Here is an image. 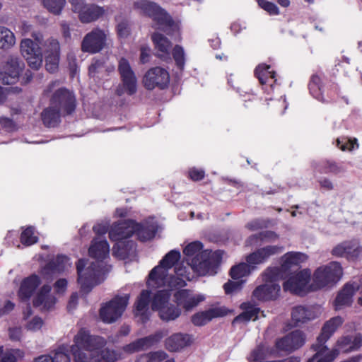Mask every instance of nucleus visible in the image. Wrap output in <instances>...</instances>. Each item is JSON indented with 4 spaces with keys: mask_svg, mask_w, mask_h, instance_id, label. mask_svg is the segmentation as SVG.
<instances>
[{
    "mask_svg": "<svg viewBox=\"0 0 362 362\" xmlns=\"http://www.w3.org/2000/svg\"><path fill=\"white\" fill-rule=\"evenodd\" d=\"M269 65L261 64L255 69V74L260 83L264 86L263 89L268 95L274 93L278 96L281 93V88L276 83L275 73L269 71Z\"/></svg>",
    "mask_w": 362,
    "mask_h": 362,
    "instance_id": "21",
    "label": "nucleus"
},
{
    "mask_svg": "<svg viewBox=\"0 0 362 362\" xmlns=\"http://www.w3.org/2000/svg\"><path fill=\"white\" fill-rule=\"evenodd\" d=\"M152 40L157 49L158 57L163 60L170 59V42L162 34L155 33L152 35Z\"/></svg>",
    "mask_w": 362,
    "mask_h": 362,
    "instance_id": "38",
    "label": "nucleus"
},
{
    "mask_svg": "<svg viewBox=\"0 0 362 362\" xmlns=\"http://www.w3.org/2000/svg\"><path fill=\"white\" fill-rule=\"evenodd\" d=\"M78 295L77 293H74L71 294L69 300L68 302L67 308L69 311H72L74 310L78 304Z\"/></svg>",
    "mask_w": 362,
    "mask_h": 362,
    "instance_id": "61",
    "label": "nucleus"
},
{
    "mask_svg": "<svg viewBox=\"0 0 362 362\" xmlns=\"http://www.w3.org/2000/svg\"><path fill=\"white\" fill-rule=\"evenodd\" d=\"M157 230L153 218H148L141 223L133 220H125L115 223L109 231L110 240L116 242L112 248L115 257L124 259L133 252L135 244L129 238L135 233L139 240L146 241L153 238Z\"/></svg>",
    "mask_w": 362,
    "mask_h": 362,
    "instance_id": "3",
    "label": "nucleus"
},
{
    "mask_svg": "<svg viewBox=\"0 0 362 362\" xmlns=\"http://www.w3.org/2000/svg\"><path fill=\"white\" fill-rule=\"evenodd\" d=\"M134 7L141 13L152 18L156 29L163 30L175 40L180 37V22L174 21L170 16L156 4L147 0H136Z\"/></svg>",
    "mask_w": 362,
    "mask_h": 362,
    "instance_id": "6",
    "label": "nucleus"
},
{
    "mask_svg": "<svg viewBox=\"0 0 362 362\" xmlns=\"http://www.w3.org/2000/svg\"><path fill=\"white\" fill-rule=\"evenodd\" d=\"M262 278L264 284L253 291V298L262 301L276 299L281 289L279 284V281L282 279L281 271L276 268L268 267L262 273Z\"/></svg>",
    "mask_w": 362,
    "mask_h": 362,
    "instance_id": "11",
    "label": "nucleus"
},
{
    "mask_svg": "<svg viewBox=\"0 0 362 362\" xmlns=\"http://www.w3.org/2000/svg\"><path fill=\"white\" fill-rule=\"evenodd\" d=\"M308 256L303 252H288L284 254L281 258V267L274 268L278 269L282 274V279L285 277L288 273H291V271L298 267L302 263L306 262Z\"/></svg>",
    "mask_w": 362,
    "mask_h": 362,
    "instance_id": "28",
    "label": "nucleus"
},
{
    "mask_svg": "<svg viewBox=\"0 0 362 362\" xmlns=\"http://www.w3.org/2000/svg\"><path fill=\"white\" fill-rule=\"evenodd\" d=\"M14 303L10 300L5 303L4 306L0 308V316L10 313L14 308Z\"/></svg>",
    "mask_w": 362,
    "mask_h": 362,
    "instance_id": "63",
    "label": "nucleus"
},
{
    "mask_svg": "<svg viewBox=\"0 0 362 362\" xmlns=\"http://www.w3.org/2000/svg\"><path fill=\"white\" fill-rule=\"evenodd\" d=\"M66 4V0H43V5L52 14L59 15Z\"/></svg>",
    "mask_w": 362,
    "mask_h": 362,
    "instance_id": "48",
    "label": "nucleus"
},
{
    "mask_svg": "<svg viewBox=\"0 0 362 362\" xmlns=\"http://www.w3.org/2000/svg\"><path fill=\"white\" fill-rule=\"evenodd\" d=\"M193 339L191 335L177 333L166 339L165 345L170 351H176L190 345Z\"/></svg>",
    "mask_w": 362,
    "mask_h": 362,
    "instance_id": "37",
    "label": "nucleus"
},
{
    "mask_svg": "<svg viewBox=\"0 0 362 362\" xmlns=\"http://www.w3.org/2000/svg\"><path fill=\"white\" fill-rule=\"evenodd\" d=\"M142 82L148 90H153L156 88L164 89L169 84L170 75L168 71L162 67H153L146 72Z\"/></svg>",
    "mask_w": 362,
    "mask_h": 362,
    "instance_id": "20",
    "label": "nucleus"
},
{
    "mask_svg": "<svg viewBox=\"0 0 362 362\" xmlns=\"http://www.w3.org/2000/svg\"><path fill=\"white\" fill-rule=\"evenodd\" d=\"M50 291L49 285H43L34 297L33 305L42 310L52 309L56 303V298L50 294Z\"/></svg>",
    "mask_w": 362,
    "mask_h": 362,
    "instance_id": "31",
    "label": "nucleus"
},
{
    "mask_svg": "<svg viewBox=\"0 0 362 362\" xmlns=\"http://www.w3.org/2000/svg\"><path fill=\"white\" fill-rule=\"evenodd\" d=\"M106 340L92 336L86 329H81L74 337V344H63L51 352L53 362H115L121 358L117 351L105 348Z\"/></svg>",
    "mask_w": 362,
    "mask_h": 362,
    "instance_id": "1",
    "label": "nucleus"
},
{
    "mask_svg": "<svg viewBox=\"0 0 362 362\" xmlns=\"http://www.w3.org/2000/svg\"><path fill=\"white\" fill-rule=\"evenodd\" d=\"M282 247L277 245H268L257 250L246 257V262L252 267L256 268V265L266 262L272 256L280 253Z\"/></svg>",
    "mask_w": 362,
    "mask_h": 362,
    "instance_id": "29",
    "label": "nucleus"
},
{
    "mask_svg": "<svg viewBox=\"0 0 362 362\" xmlns=\"http://www.w3.org/2000/svg\"><path fill=\"white\" fill-rule=\"evenodd\" d=\"M71 267L70 259L66 256H58L54 259L47 264L40 272L41 276L47 281Z\"/></svg>",
    "mask_w": 362,
    "mask_h": 362,
    "instance_id": "25",
    "label": "nucleus"
},
{
    "mask_svg": "<svg viewBox=\"0 0 362 362\" xmlns=\"http://www.w3.org/2000/svg\"><path fill=\"white\" fill-rule=\"evenodd\" d=\"M246 28V25L245 23L240 22V21H235L233 23L230 25L231 31L235 34L237 35L239 33H240L243 30H245Z\"/></svg>",
    "mask_w": 362,
    "mask_h": 362,
    "instance_id": "60",
    "label": "nucleus"
},
{
    "mask_svg": "<svg viewBox=\"0 0 362 362\" xmlns=\"http://www.w3.org/2000/svg\"><path fill=\"white\" fill-rule=\"evenodd\" d=\"M59 110L52 107V105L42 112V119L47 127H54L59 121L61 115Z\"/></svg>",
    "mask_w": 362,
    "mask_h": 362,
    "instance_id": "43",
    "label": "nucleus"
},
{
    "mask_svg": "<svg viewBox=\"0 0 362 362\" xmlns=\"http://www.w3.org/2000/svg\"><path fill=\"white\" fill-rule=\"evenodd\" d=\"M186 263L199 276L214 275L221 259L220 251L203 250L199 241H194L183 249Z\"/></svg>",
    "mask_w": 362,
    "mask_h": 362,
    "instance_id": "5",
    "label": "nucleus"
},
{
    "mask_svg": "<svg viewBox=\"0 0 362 362\" xmlns=\"http://www.w3.org/2000/svg\"><path fill=\"white\" fill-rule=\"evenodd\" d=\"M336 146L342 151H351L358 149L359 144L356 139L339 138L336 140Z\"/></svg>",
    "mask_w": 362,
    "mask_h": 362,
    "instance_id": "47",
    "label": "nucleus"
},
{
    "mask_svg": "<svg viewBox=\"0 0 362 362\" xmlns=\"http://www.w3.org/2000/svg\"><path fill=\"white\" fill-rule=\"evenodd\" d=\"M287 277L283 284L285 291H289L297 295H303L308 292L315 291L312 288L311 271L303 269L296 272L288 273Z\"/></svg>",
    "mask_w": 362,
    "mask_h": 362,
    "instance_id": "13",
    "label": "nucleus"
},
{
    "mask_svg": "<svg viewBox=\"0 0 362 362\" xmlns=\"http://www.w3.org/2000/svg\"><path fill=\"white\" fill-rule=\"evenodd\" d=\"M40 279L37 274H32L24 279L21 284L18 291L20 299L24 301L28 300L40 284Z\"/></svg>",
    "mask_w": 362,
    "mask_h": 362,
    "instance_id": "34",
    "label": "nucleus"
},
{
    "mask_svg": "<svg viewBox=\"0 0 362 362\" xmlns=\"http://www.w3.org/2000/svg\"><path fill=\"white\" fill-rule=\"evenodd\" d=\"M24 63L16 56H10L0 71V81L4 84H12L17 81Z\"/></svg>",
    "mask_w": 362,
    "mask_h": 362,
    "instance_id": "22",
    "label": "nucleus"
},
{
    "mask_svg": "<svg viewBox=\"0 0 362 362\" xmlns=\"http://www.w3.org/2000/svg\"><path fill=\"white\" fill-rule=\"evenodd\" d=\"M143 358L147 362H174L173 358H168L164 351L154 352L149 356H144Z\"/></svg>",
    "mask_w": 362,
    "mask_h": 362,
    "instance_id": "52",
    "label": "nucleus"
},
{
    "mask_svg": "<svg viewBox=\"0 0 362 362\" xmlns=\"http://www.w3.org/2000/svg\"><path fill=\"white\" fill-rule=\"evenodd\" d=\"M344 319L341 317L336 316L326 321L323 325L321 333L317 339V342L313 344L314 351L317 353V350L322 347H327L325 343L335 333L339 327L342 325Z\"/></svg>",
    "mask_w": 362,
    "mask_h": 362,
    "instance_id": "26",
    "label": "nucleus"
},
{
    "mask_svg": "<svg viewBox=\"0 0 362 362\" xmlns=\"http://www.w3.org/2000/svg\"><path fill=\"white\" fill-rule=\"evenodd\" d=\"M109 223L107 222L99 223L93 226V230L98 235H103L107 231Z\"/></svg>",
    "mask_w": 362,
    "mask_h": 362,
    "instance_id": "58",
    "label": "nucleus"
},
{
    "mask_svg": "<svg viewBox=\"0 0 362 362\" xmlns=\"http://www.w3.org/2000/svg\"><path fill=\"white\" fill-rule=\"evenodd\" d=\"M151 49L148 46H144L141 48L140 61L142 64H146L149 61Z\"/></svg>",
    "mask_w": 362,
    "mask_h": 362,
    "instance_id": "59",
    "label": "nucleus"
},
{
    "mask_svg": "<svg viewBox=\"0 0 362 362\" xmlns=\"http://www.w3.org/2000/svg\"><path fill=\"white\" fill-rule=\"evenodd\" d=\"M278 238V235L274 232L264 231L259 234L252 235L246 240L247 245H253L257 244L259 240L274 241Z\"/></svg>",
    "mask_w": 362,
    "mask_h": 362,
    "instance_id": "45",
    "label": "nucleus"
},
{
    "mask_svg": "<svg viewBox=\"0 0 362 362\" xmlns=\"http://www.w3.org/2000/svg\"><path fill=\"white\" fill-rule=\"evenodd\" d=\"M266 226L265 221L259 219L253 220L246 225V228L251 231L257 230Z\"/></svg>",
    "mask_w": 362,
    "mask_h": 362,
    "instance_id": "55",
    "label": "nucleus"
},
{
    "mask_svg": "<svg viewBox=\"0 0 362 362\" xmlns=\"http://www.w3.org/2000/svg\"><path fill=\"white\" fill-rule=\"evenodd\" d=\"M173 56L177 66L182 70L185 66V52L182 47L176 45L173 50Z\"/></svg>",
    "mask_w": 362,
    "mask_h": 362,
    "instance_id": "51",
    "label": "nucleus"
},
{
    "mask_svg": "<svg viewBox=\"0 0 362 362\" xmlns=\"http://www.w3.org/2000/svg\"><path fill=\"white\" fill-rule=\"evenodd\" d=\"M72 11L78 13L82 23H88L95 21L102 16L104 9L95 4H86L84 0H69Z\"/></svg>",
    "mask_w": 362,
    "mask_h": 362,
    "instance_id": "16",
    "label": "nucleus"
},
{
    "mask_svg": "<svg viewBox=\"0 0 362 362\" xmlns=\"http://www.w3.org/2000/svg\"><path fill=\"white\" fill-rule=\"evenodd\" d=\"M88 252L94 262L79 259L76 264L78 282L85 293H88L95 286L103 281L106 274L110 270V266L107 264L110 246L105 239L95 238Z\"/></svg>",
    "mask_w": 362,
    "mask_h": 362,
    "instance_id": "2",
    "label": "nucleus"
},
{
    "mask_svg": "<svg viewBox=\"0 0 362 362\" xmlns=\"http://www.w3.org/2000/svg\"><path fill=\"white\" fill-rule=\"evenodd\" d=\"M181 257L180 251L172 250L168 252L159 262L158 264L153 267L146 281V284L149 288H156L165 287L168 282L169 271L177 264Z\"/></svg>",
    "mask_w": 362,
    "mask_h": 362,
    "instance_id": "10",
    "label": "nucleus"
},
{
    "mask_svg": "<svg viewBox=\"0 0 362 362\" xmlns=\"http://www.w3.org/2000/svg\"><path fill=\"white\" fill-rule=\"evenodd\" d=\"M8 334L11 340L18 341L22 336V329L21 327H12L8 329Z\"/></svg>",
    "mask_w": 362,
    "mask_h": 362,
    "instance_id": "57",
    "label": "nucleus"
},
{
    "mask_svg": "<svg viewBox=\"0 0 362 362\" xmlns=\"http://www.w3.org/2000/svg\"><path fill=\"white\" fill-rule=\"evenodd\" d=\"M324 172L337 175L346 172V168L341 165L333 160H327L324 163Z\"/></svg>",
    "mask_w": 362,
    "mask_h": 362,
    "instance_id": "50",
    "label": "nucleus"
},
{
    "mask_svg": "<svg viewBox=\"0 0 362 362\" xmlns=\"http://www.w3.org/2000/svg\"><path fill=\"white\" fill-rule=\"evenodd\" d=\"M105 33L100 29H94L84 37L81 49L83 52H98L105 46Z\"/></svg>",
    "mask_w": 362,
    "mask_h": 362,
    "instance_id": "27",
    "label": "nucleus"
},
{
    "mask_svg": "<svg viewBox=\"0 0 362 362\" xmlns=\"http://www.w3.org/2000/svg\"><path fill=\"white\" fill-rule=\"evenodd\" d=\"M16 44L14 33L4 26H0V49L7 50Z\"/></svg>",
    "mask_w": 362,
    "mask_h": 362,
    "instance_id": "42",
    "label": "nucleus"
},
{
    "mask_svg": "<svg viewBox=\"0 0 362 362\" xmlns=\"http://www.w3.org/2000/svg\"><path fill=\"white\" fill-rule=\"evenodd\" d=\"M305 341V337L303 332L300 330H295L276 340V350H272L264 345H259L252 351L248 360L250 362L259 361L269 355L276 354V351L291 352L301 347Z\"/></svg>",
    "mask_w": 362,
    "mask_h": 362,
    "instance_id": "7",
    "label": "nucleus"
},
{
    "mask_svg": "<svg viewBox=\"0 0 362 362\" xmlns=\"http://www.w3.org/2000/svg\"><path fill=\"white\" fill-rule=\"evenodd\" d=\"M117 22L116 29L117 33L119 39L125 40L131 34V24L128 19L122 16H118L116 17Z\"/></svg>",
    "mask_w": 362,
    "mask_h": 362,
    "instance_id": "44",
    "label": "nucleus"
},
{
    "mask_svg": "<svg viewBox=\"0 0 362 362\" xmlns=\"http://www.w3.org/2000/svg\"><path fill=\"white\" fill-rule=\"evenodd\" d=\"M174 274H170L168 276V282L165 286L170 288H182L186 286L187 281H191L194 276V273L188 265L185 259L181 262L177 263L173 269Z\"/></svg>",
    "mask_w": 362,
    "mask_h": 362,
    "instance_id": "18",
    "label": "nucleus"
},
{
    "mask_svg": "<svg viewBox=\"0 0 362 362\" xmlns=\"http://www.w3.org/2000/svg\"><path fill=\"white\" fill-rule=\"evenodd\" d=\"M309 90L310 94L317 100L321 102H327L322 94V78L317 74L312 76L310 83Z\"/></svg>",
    "mask_w": 362,
    "mask_h": 362,
    "instance_id": "41",
    "label": "nucleus"
},
{
    "mask_svg": "<svg viewBox=\"0 0 362 362\" xmlns=\"http://www.w3.org/2000/svg\"><path fill=\"white\" fill-rule=\"evenodd\" d=\"M319 313L314 308L298 305L292 310V320L296 325L306 323L317 317Z\"/></svg>",
    "mask_w": 362,
    "mask_h": 362,
    "instance_id": "33",
    "label": "nucleus"
},
{
    "mask_svg": "<svg viewBox=\"0 0 362 362\" xmlns=\"http://www.w3.org/2000/svg\"><path fill=\"white\" fill-rule=\"evenodd\" d=\"M362 345V338L358 334L339 337L332 350L321 347L308 362H332L339 353H348L358 350Z\"/></svg>",
    "mask_w": 362,
    "mask_h": 362,
    "instance_id": "8",
    "label": "nucleus"
},
{
    "mask_svg": "<svg viewBox=\"0 0 362 362\" xmlns=\"http://www.w3.org/2000/svg\"><path fill=\"white\" fill-rule=\"evenodd\" d=\"M129 294L117 295L110 301L104 303L100 309V318L107 324L113 323L119 319L124 312L129 300Z\"/></svg>",
    "mask_w": 362,
    "mask_h": 362,
    "instance_id": "14",
    "label": "nucleus"
},
{
    "mask_svg": "<svg viewBox=\"0 0 362 362\" xmlns=\"http://www.w3.org/2000/svg\"><path fill=\"white\" fill-rule=\"evenodd\" d=\"M118 71L121 83L117 87L116 93L119 96L124 94L132 95L136 93L137 90V78L127 59L124 58L119 59Z\"/></svg>",
    "mask_w": 362,
    "mask_h": 362,
    "instance_id": "15",
    "label": "nucleus"
},
{
    "mask_svg": "<svg viewBox=\"0 0 362 362\" xmlns=\"http://www.w3.org/2000/svg\"><path fill=\"white\" fill-rule=\"evenodd\" d=\"M229 313L224 306H214L207 310L197 313L192 316V322L196 326H202L217 317L226 316Z\"/></svg>",
    "mask_w": 362,
    "mask_h": 362,
    "instance_id": "30",
    "label": "nucleus"
},
{
    "mask_svg": "<svg viewBox=\"0 0 362 362\" xmlns=\"http://www.w3.org/2000/svg\"><path fill=\"white\" fill-rule=\"evenodd\" d=\"M33 362H53L51 354H44L35 358Z\"/></svg>",
    "mask_w": 362,
    "mask_h": 362,
    "instance_id": "64",
    "label": "nucleus"
},
{
    "mask_svg": "<svg viewBox=\"0 0 362 362\" xmlns=\"http://www.w3.org/2000/svg\"><path fill=\"white\" fill-rule=\"evenodd\" d=\"M343 276V268L337 261L317 267L313 275L312 288L318 290L335 285Z\"/></svg>",
    "mask_w": 362,
    "mask_h": 362,
    "instance_id": "12",
    "label": "nucleus"
},
{
    "mask_svg": "<svg viewBox=\"0 0 362 362\" xmlns=\"http://www.w3.org/2000/svg\"><path fill=\"white\" fill-rule=\"evenodd\" d=\"M331 254L336 257H345L354 261L362 255V246L356 240L344 241L336 245Z\"/></svg>",
    "mask_w": 362,
    "mask_h": 362,
    "instance_id": "23",
    "label": "nucleus"
},
{
    "mask_svg": "<svg viewBox=\"0 0 362 362\" xmlns=\"http://www.w3.org/2000/svg\"><path fill=\"white\" fill-rule=\"evenodd\" d=\"M174 298L177 303L176 307H181L185 311L192 310L206 299L204 294L195 293L187 289L176 291L174 293Z\"/></svg>",
    "mask_w": 362,
    "mask_h": 362,
    "instance_id": "24",
    "label": "nucleus"
},
{
    "mask_svg": "<svg viewBox=\"0 0 362 362\" xmlns=\"http://www.w3.org/2000/svg\"><path fill=\"white\" fill-rule=\"evenodd\" d=\"M255 269V267H252L247 262L240 263L232 267L230 269V276L235 281H230L223 285L226 293L231 294L239 291L243 284L245 282V280H240V279L249 276Z\"/></svg>",
    "mask_w": 362,
    "mask_h": 362,
    "instance_id": "19",
    "label": "nucleus"
},
{
    "mask_svg": "<svg viewBox=\"0 0 362 362\" xmlns=\"http://www.w3.org/2000/svg\"><path fill=\"white\" fill-rule=\"evenodd\" d=\"M359 286L357 282L348 283L339 292L334 302L336 310H340L343 307L349 306L353 301V296Z\"/></svg>",
    "mask_w": 362,
    "mask_h": 362,
    "instance_id": "32",
    "label": "nucleus"
},
{
    "mask_svg": "<svg viewBox=\"0 0 362 362\" xmlns=\"http://www.w3.org/2000/svg\"><path fill=\"white\" fill-rule=\"evenodd\" d=\"M189 176L194 181H198L204 178V171L199 168H192L189 170Z\"/></svg>",
    "mask_w": 362,
    "mask_h": 362,
    "instance_id": "54",
    "label": "nucleus"
},
{
    "mask_svg": "<svg viewBox=\"0 0 362 362\" xmlns=\"http://www.w3.org/2000/svg\"><path fill=\"white\" fill-rule=\"evenodd\" d=\"M258 5L270 15H278L279 10L277 6L267 0H257Z\"/></svg>",
    "mask_w": 362,
    "mask_h": 362,
    "instance_id": "53",
    "label": "nucleus"
},
{
    "mask_svg": "<svg viewBox=\"0 0 362 362\" xmlns=\"http://www.w3.org/2000/svg\"><path fill=\"white\" fill-rule=\"evenodd\" d=\"M161 338L162 334L160 333H156L153 335L139 339L138 340L124 346L123 349L125 352L129 354L142 351L148 349L154 343L158 341Z\"/></svg>",
    "mask_w": 362,
    "mask_h": 362,
    "instance_id": "36",
    "label": "nucleus"
},
{
    "mask_svg": "<svg viewBox=\"0 0 362 362\" xmlns=\"http://www.w3.org/2000/svg\"><path fill=\"white\" fill-rule=\"evenodd\" d=\"M37 240L38 238L35 235L33 227H28L21 233V243L25 246L35 244L37 243Z\"/></svg>",
    "mask_w": 362,
    "mask_h": 362,
    "instance_id": "49",
    "label": "nucleus"
},
{
    "mask_svg": "<svg viewBox=\"0 0 362 362\" xmlns=\"http://www.w3.org/2000/svg\"><path fill=\"white\" fill-rule=\"evenodd\" d=\"M103 66V62L100 60H94L89 66V74L94 76L95 72L100 69Z\"/></svg>",
    "mask_w": 362,
    "mask_h": 362,
    "instance_id": "62",
    "label": "nucleus"
},
{
    "mask_svg": "<svg viewBox=\"0 0 362 362\" xmlns=\"http://www.w3.org/2000/svg\"><path fill=\"white\" fill-rule=\"evenodd\" d=\"M174 288L163 286L158 289L151 298V306L153 311L158 313L160 318L166 322L173 321L181 315V310L171 301V291Z\"/></svg>",
    "mask_w": 362,
    "mask_h": 362,
    "instance_id": "9",
    "label": "nucleus"
},
{
    "mask_svg": "<svg viewBox=\"0 0 362 362\" xmlns=\"http://www.w3.org/2000/svg\"><path fill=\"white\" fill-rule=\"evenodd\" d=\"M23 320H25V327L27 330L30 332H37L41 329L44 325L43 320L37 315H32V310L30 306H28L23 311Z\"/></svg>",
    "mask_w": 362,
    "mask_h": 362,
    "instance_id": "39",
    "label": "nucleus"
},
{
    "mask_svg": "<svg viewBox=\"0 0 362 362\" xmlns=\"http://www.w3.org/2000/svg\"><path fill=\"white\" fill-rule=\"evenodd\" d=\"M50 105L63 114H70L76 108V97L69 90L60 88L53 93Z\"/></svg>",
    "mask_w": 362,
    "mask_h": 362,
    "instance_id": "17",
    "label": "nucleus"
},
{
    "mask_svg": "<svg viewBox=\"0 0 362 362\" xmlns=\"http://www.w3.org/2000/svg\"><path fill=\"white\" fill-rule=\"evenodd\" d=\"M25 356V352L19 349H6L2 356L1 362H18Z\"/></svg>",
    "mask_w": 362,
    "mask_h": 362,
    "instance_id": "46",
    "label": "nucleus"
},
{
    "mask_svg": "<svg viewBox=\"0 0 362 362\" xmlns=\"http://www.w3.org/2000/svg\"><path fill=\"white\" fill-rule=\"evenodd\" d=\"M241 307L245 310L233 320V323L245 322L251 320H255L257 318V315L259 312V308L246 303H243Z\"/></svg>",
    "mask_w": 362,
    "mask_h": 362,
    "instance_id": "40",
    "label": "nucleus"
},
{
    "mask_svg": "<svg viewBox=\"0 0 362 362\" xmlns=\"http://www.w3.org/2000/svg\"><path fill=\"white\" fill-rule=\"evenodd\" d=\"M33 40L25 38L21 42V52L30 68L38 69L42 63V51L45 59L46 69L51 73L58 69L60 57L59 42L53 38L44 41L43 35L39 32L32 33Z\"/></svg>",
    "mask_w": 362,
    "mask_h": 362,
    "instance_id": "4",
    "label": "nucleus"
},
{
    "mask_svg": "<svg viewBox=\"0 0 362 362\" xmlns=\"http://www.w3.org/2000/svg\"><path fill=\"white\" fill-rule=\"evenodd\" d=\"M67 287V281L65 279L57 280L54 284L55 292L57 293H63Z\"/></svg>",
    "mask_w": 362,
    "mask_h": 362,
    "instance_id": "56",
    "label": "nucleus"
},
{
    "mask_svg": "<svg viewBox=\"0 0 362 362\" xmlns=\"http://www.w3.org/2000/svg\"><path fill=\"white\" fill-rule=\"evenodd\" d=\"M150 302V292L143 290L135 303V316L141 322H146L149 318L148 303Z\"/></svg>",
    "mask_w": 362,
    "mask_h": 362,
    "instance_id": "35",
    "label": "nucleus"
}]
</instances>
